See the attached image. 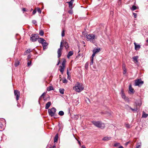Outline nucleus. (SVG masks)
<instances>
[{
	"mask_svg": "<svg viewBox=\"0 0 148 148\" xmlns=\"http://www.w3.org/2000/svg\"><path fill=\"white\" fill-rule=\"evenodd\" d=\"M74 90L77 92H79L83 90L84 89L83 85L79 82H77L75 86L73 88Z\"/></svg>",
	"mask_w": 148,
	"mask_h": 148,
	"instance_id": "1",
	"label": "nucleus"
},
{
	"mask_svg": "<svg viewBox=\"0 0 148 148\" xmlns=\"http://www.w3.org/2000/svg\"><path fill=\"white\" fill-rule=\"evenodd\" d=\"M92 123L95 126L101 129H104L105 127V124L101 121H93Z\"/></svg>",
	"mask_w": 148,
	"mask_h": 148,
	"instance_id": "2",
	"label": "nucleus"
},
{
	"mask_svg": "<svg viewBox=\"0 0 148 148\" xmlns=\"http://www.w3.org/2000/svg\"><path fill=\"white\" fill-rule=\"evenodd\" d=\"M86 37L89 41L94 43L96 42L97 37L93 34H89L86 35Z\"/></svg>",
	"mask_w": 148,
	"mask_h": 148,
	"instance_id": "3",
	"label": "nucleus"
},
{
	"mask_svg": "<svg viewBox=\"0 0 148 148\" xmlns=\"http://www.w3.org/2000/svg\"><path fill=\"white\" fill-rule=\"evenodd\" d=\"M63 42H61L60 45V48H59L58 50L57 53L58 54V58H60L61 55V52L63 49Z\"/></svg>",
	"mask_w": 148,
	"mask_h": 148,
	"instance_id": "4",
	"label": "nucleus"
},
{
	"mask_svg": "<svg viewBox=\"0 0 148 148\" xmlns=\"http://www.w3.org/2000/svg\"><path fill=\"white\" fill-rule=\"evenodd\" d=\"M56 112V109L54 107L52 108L51 109H49L48 110L49 115L52 117L54 116Z\"/></svg>",
	"mask_w": 148,
	"mask_h": 148,
	"instance_id": "5",
	"label": "nucleus"
},
{
	"mask_svg": "<svg viewBox=\"0 0 148 148\" xmlns=\"http://www.w3.org/2000/svg\"><path fill=\"white\" fill-rule=\"evenodd\" d=\"M135 86H141L144 83L141 80V79H137L135 80Z\"/></svg>",
	"mask_w": 148,
	"mask_h": 148,
	"instance_id": "6",
	"label": "nucleus"
},
{
	"mask_svg": "<svg viewBox=\"0 0 148 148\" xmlns=\"http://www.w3.org/2000/svg\"><path fill=\"white\" fill-rule=\"evenodd\" d=\"M38 38V34H32L30 37V40L32 42H35L36 41L37 39Z\"/></svg>",
	"mask_w": 148,
	"mask_h": 148,
	"instance_id": "7",
	"label": "nucleus"
},
{
	"mask_svg": "<svg viewBox=\"0 0 148 148\" xmlns=\"http://www.w3.org/2000/svg\"><path fill=\"white\" fill-rule=\"evenodd\" d=\"M14 94L15 96L16 97V101H18L19 99L20 95V93L19 91L16 90H14Z\"/></svg>",
	"mask_w": 148,
	"mask_h": 148,
	"instance_id": "8",
	"label": "nucleus"
},
{
	"mask_svg": "<svg viewBox=\"0 0 148 148\" xmlns=\"http://www.w3.org/2000/svg\"><path fill=\"white\" fill-rule=\"evenodd\" d=\"M121 96L122 98L124 99L125 101H129V99L126 97L124 93L123 92V90H121Z\"/></svg>",
	"mask_w": 148,
	"mask_h": 148,
	"instance_id": "9",
	"label": "nucleus"
},
{
	"mask_svg": "<svg viewBox=\"0 0 148 148\" xmlns=\"http://www.w3.org/2000/svg\"><path fill=\"white\" fill-rule=\"evenodd\" d=\"M74 1V0H71L69 2H66L67 3L69 4V7L70 9H72L73 8V3Z\"/></svg>",
	"mask_w": 148,
	"mask_h": 148,
	"instance_id": "10",
	"label": "nucleus"
},
{
	"mask_svg": "<svg viewBox=\"0 0 148 148\" xmlns=\"http://www.w3.org/2000/svg\"><path fill=\"white\" fill-rule=\"evenodd\" d=\"M61 42H63V44L65 48L66 49H67L69 47L68 43L66 41H64V40H62Z\"/></svg>",
	"mask_w": 148,
	"mask_h": 148,
	"instance_id": "11",
	"label": "nucleus"
},
{
	"mask_svg": "<svg viewBox=\"0 0 148 148\" xmlns=\"http://www.w3.org/2000/svg\"><path fill=\"white\" fill-rule=\"evenodd\" d=\"M42 44L43 46V49L44 50H45L46 48V47L48 45V43L45 41H44Z\"/></svg>",
	"mask_w": 148,
	"mask_h": 148,
	"instance_id": "12",
	"label": "nucleus"
},
{
	"mask_svg": "<svg viewBox=\"0 0 148 148\" xmlns=\"http://www.w3.org/2000/svg\"><path fill=\"white\" fill-rule=\"evenodd\" d=\"M134 45L135 49V50H138L140 48V45H137L135 42L134 43Z\"/></svg>",
	"mask_w": 148,
	"mask_h": 148,
	"instance_id": "13",
	"label": "nucleus"
},
{
	"mask_svg": "<svg viewBox=\"0 0 148 148\" xmlns=\"http://www.w3.org/2000/svg\"><path fill=\"white\" fill-rule=\"evenodd\" d=\"M100 50V48H95L93 50L92 52L93 53H95L96 54V53L99 52Z\"/></svg>",
	"mask_w": 148,
	"mask_h": 148,
	"instance_id": "14",
	"label": "nucleus"
},
{
	"mask_svg": "<svg viewBox=\"0 0 148 148\" xmlns=\"http://www.w3.org/2000/svg\"><path fill=\"white\" fill-rule=\"evenodd\" d=\"M125 107L127 109H131L133 111H136L137 110V108L132 109L131 107L127 105H126L125 106Z\"/></svg>",
	"mask_w": 148,
	"mask_h": 148,
	"instance_id": "15",
	"label": "nucleus"
},
{
	"mask_svg": "<svg viewBox=\"0 0 148 148\" xmlns=\"http://www.w3.org/2000/svg\"><path fill=\"white\" fill-rule=\"evenodd\" d=\"M51 105V102H48L45 105V109H47L49 108L50 106V105Z\"/></svg>",
	"mask_w": 148,
	"mask_h": 148,
	"instance_id": "16",
	"label": "nucleus"
},
{
	"mask_svg": "<svg viewBox=\"0 0 148 148\" xmlns=\"http://www.w3.org/2000/svg\"><path fill=\"white\" fill-rule=\"evenodd\" d=\"M38 41L39 43L42 44L44 41H45V40L43 38H38Z\"/></svg>",
	"mask_w": 148,
	"mask_h": 148,
	"instance_id": "17",
	"label": "nucleus"
},
{
	"mask_svg": "<svg viewBox=\"0 0 148 148\" xmlns=\"http://www.w3.org/2000/svg\"><path fill=\"white\" fill-rule=\"evenodd\" d=\"M138 56H135L133 57V59L134 61H135V63H136L138 62Z\"/></svg>",
	"mask_w": 148,
	"mask_h": 148,
	"instance_id": "18",
	"label": "nucleus"
},
{
	"mask_svg": "<svg viewBox=\"0 0 148 148\" xmlns=\"http://www.w3.org/2000/svg\"><path fill=\"white\" fill-rule=\"evenodd\" d=\"M73 54V52L72 51H70L68 53L67 55V58H69L70 57L72 56Z\"/></svg>",
	"mask_w": 148,
	"mask_h": 148,
	"instance_id": "19",
	"label": "nucleus"
},
{
	"mask_svg": "<svg viewBox=\"0 0 148 148\" xmlns=\"http://www.w3.org/2000/svg\"><path fill=\"white\" fill-rule=\"evenodd\" d=\"M123 74H125L126 73L127 71H126V69L125 67V65L123 64Z\"/></svg>",
	"mask_w": 148,
	"mask_h": 148,
	"instance_id": "20",
	"label": "nucleus"
},
{
	"mask_svg": "<svg viewBox=\"0 0 148 148\" xmlns=\"http://www.w3.org/2000/svg\"><path fill=\"white\" fill-rule=\"evenodd\" d=\"M148 116V114H146L145 112L143 111L142 115V118H146Z\"/></svg>",
	"mask_w": 148,
	"mask_h": 148,
	"instance_id": "21",
	"label": "nucleus"
},
{
	"mask_svg": "<svg viewBox=\"0 0 148 148\" xmlns=\"http://www.w3.org/2000/svg\"><path fill=\"white\" fill-rule=\"evenodd\" d=\"M111 138V137L106 136L103 138V140H110Z\"/></svg>",
	"mask_w": 148,
	"mask_h": 148,
	"instance_id": "22",
	"label": "nucleus"
},
{
	"mask_svg": "<svg viewBox=\"0 0 148 148\" xmlns=\"http://www.w3.org/2000/svg\"><path fill=\"white\" fill-rule=\"evenodd\" d=\"M129 90L132 93H134V89L132 88V86L130 84L129 86Z\"/></svg>",
	"mask_w": 148,
	"mask_h": 148,
	"instance_id": "23",
	"label": "nucleus"
},
{
	"mask_svg": "<svg viewBox=\"0 0 148 148\" xmlns=\"http://www.w3.org/2000/svg\"><path fill=\"white\" fill-rule=\"evenodd\" d=\"M58 134H57L55 136L54 138V142H57L58 140Z\"/></svg>",
	"mask_w": 148,
	"mask_h": 148,
	"instance_id": "24",
	"label": "nucleus"
},
{
	"mask_svg": "<svg viewBox=\"0 0 148 148\" xmlns=\"http://www.w3.org/2000/svg\"><path fill=\"white\" fill-rule=\"evenodd\" d=\"M31 52V50L30 49H27L26 51L24 53V55H26L27 53H30Z\"/></svg>",
	"mask_w": 148,
	"mask_h": 148,
	"instance_id": "25",
	"label": "nucleus"
},
{
	"mask_svg": "<svg viewBox=\"0 0 148 148\" xmlns=\"http://www.w3.org/2000/svg\"><path fill=\"white\" fill-rule=\"evenodd\" d=\"M19 61H18V60L16 61H15V64H14L15 66H16V67L17 66L19 65Z\"/></svg>",
	"mask_w": 148,
	"mask_h": 148,
	"instance_id": "26",
	"label": "nucleus"
},
{
	"mask_svg": "<svg viewBox=\"0 0 148 148\" xmlns=\"http://www.w3.org/2000/svg\"><path fill=\"white\" fill-rule=\"evenodd\" d=\"M64 89L60 88L59 89L60 92L62 94H64Z\"/></svg>",
	"mask_w": 148,
	"mask_h": 148,
	"instance_id": "27",
	"label": "nucleus"
},
{
	"mask_svg": "<svg viewBox=\"0 0 148 148\" xmlns=\"http://www.w3.org/2000/svg\"><path fill=\"white\" fill-rule=\"evenodd\" d=\"M64 67H63L60 66V71L62 73V74L63 73L64 71Z\"/></svg>",
	"mask_w": 148,
	"mask_h": 148,
	"instance_id": "28",
	"label": "nucleus"
},
{
	"mask_svg": "<svg viewBox=\"0 0 148 148\" xmlns=\"http://www.w3.org/2000/svg\"><path fill=\"white\" fill-rule=\"evenodd\" d=\"M64 112L62 111H60L59 112L58 114L60 116H63L64 115Z\"/></svg>",
	"mask_w": 148,
	"mask_h": 148,
	"instance_id": "29",
	"label": "nucleus"
},
{
	"mask_svg": "<svg viewBox=\"0 0 148 148\" xmlns=\"http://www.w3.org/2000/svg\"><path fill=\"white\" fill-rule=\"evenodd\" d=\"M52 90H53V88L52 86H49L47 90L48 91H50Z\"/></svg>",
	"mask_w": 148,
	"mask_h": 148,
	"instance_id": "30",
	"label": "nucleus"
},
{
	"mask_svg": "<svg viewBox=\"0 0 148 148\" xmlns=\"http://www.w3.org/2000/svg\"><path fill=\"white\" fill-rule=\"evenodd\" d=\"M89 63L88 62H86L85 64V67L86 69H87L88 67Z\"/></svg>",
	"mask_w": 148,
	"mask_h": 148,
	"instance_id": "31",
	"label": "nucleus"
},
{
	"mask_svg": "<svg viewBox=\"0 0 148 148\" xmlns=\"http://www.w3.org/2000/svg\"><path fill=\"white\" fill-rule=\"evenodd\" d=\"M39 34L40 36H43L44 35V32L42 30H40Z\"/></svg>",
	"mask_w": 148,
	"mask_h": 148,
	"instance_id": "32",
	"label": "nucleus"
},
{
	"mask_svg": "<svg viewBox=\"0 0 148 148\" xmlns=\"http://www.w3.org/2000/svg\"><path fill=\"white\" fill-rule=\"evenodd\" d=\"M136 6L134 5L132 6L131 8V10H136Z\"/></svg>",
	"mask_w": 148,
	"mask_h": 148,
	"instance_id": "33",
	"label": "nucleus"
},
{
	"mask_svg": "<svg viewBox=\"0 0 148 148\" xmlns=\"http://www.w3.org/2000/svg\"><path fill=\"white\" fill-rule=\"evenodd\" d=\"M65 30L64 29H63L61 34V35L62 37H63L65 35Z\"/></svg>",
	"mask_w": 148,
	"mask_h": 148,
	"instance_id": "34",
	"label": "nucleus"
},
{
	"mask_svg": "<svg viewBox=\"0 0 148 148\" xmlns=\"http://www.w3.org/2000/svg\"><path fill=\"white\" fill-rule=\"evenodd\" d=\"M85 100L86 102H87L88 104L90 103V101L88 98H86Z\"/></svg>",
	"mask_w": 148,
	"mask_h": 148,
	"instance_id": "35",
	"label": "nucleus"
},
{
	"mask_svg": "<svg viewBox=\"0 0 148 148\" xmlns=\"http://www.w3.org/2000/svg\"><path fill=\"white\" fill-rule=\"evenodd\" d=\"M65 62L66 61H63L62 63V67H65Z\"/></svg>",
	"mask_w": 148,
	"mask_h": 148,
	"instance_id": "36",
	"label": "nucleus"
},
{
	"mask_svg": "<svg viewBox=\"0 0 148 148\" xmlns=\"http://www.w3.org/2000/svg\"><path fill=\"white\" fill-rule=\"evenodd\" d=\"M90 62V65L91 66L93 64V59L91 58Z\"/></svg>",
	"mask_w": 148,
	"mask_h": 148,
	"instance_id": "37",
	"label": "nucleus"
},
{
	"mask_svg": "<svg viewBox=\"0 0 148 148\" xmlns=\"http://www.w3.org/2000/svg\"><path fill=\"white\" fill-rule=\"evenodd\" d=\"M32 23L33 24L36 25H37V22L35 20H33L32 21Z\"/></svg>",
	"mask_w": 148,
	"mask_h": 148,
	"instance_id": "38",
	"label": "nucleus"
},
{
	"mask_svg": "<svg viewBox=\"0 0 148 148\" xmlns=\"http://www.w3.org/2000/svg\"><path fill=\"white\" fill-rule=\"evenodd\" d=\"M31 64V61H28L27 62V66H29Z\"/></svg>",
	"mask_w": 148,
	"mask_h": 148,
	"instance_id": "39",
	"label": "nucleus"
},
{
	"mask_svg": "<svg viewBox=\"0 0 148 148\" xmlns=\"http://www.w3.org/2000/svg\"><path fill=\"white\" fill-rule=\"evenodd\" d=\"M63 82L64 83H66L67 82V81L66 79L65 78L63 79Z\"/></svg>",
	"mask_w": 148,
	"mask_h": 148,
	"instance_id": "40",
	"label": "nucleus"
},
{
	"mask_svg": "<svg viewBox=\"0 0 148 148\" xmlns=\"http://www.w3.org/2000/svg\"><path fill=\"white\" fill-rule=\"evenodd\" d=\"M125 126L127 128H130V125L129 124H125Z\"/></svg>",
	"mask_w": 148,
	"mask_h": 148,
	"instance_id": "41",
	"label": "nucleus"
},
{
	"mask_svg": "<svg viewBox=\"0 0 148 148\" xmlns=\"http://www.w3.org/2000/svg\"><path fill=\"white\" fill-rule=\"evenodd\" d=\"M95 54H96L94 53H93V54L91 57V58L93 59L94 57L95 56Z\"/></svg>",
	"mask_w": 148,
	"mask_h": 148,
	"instance_id": "42",
	"label": "nucleus"
},
{
	"mask_svg": "<svg viewBox=\"0 0 148 148\" xmlns=\"http://www.w3.org/2000/svg\"><path fill=\"white\" fill-rule=\"evenodd\" d=\"M37 11H38V12L39 13H41V10H40V8H38L37 9Z\"/></svg>",
	"mask_w": 148,
	"mask_h": 148,
	"instance_id": "43",
	"label": "nucleus"
},
{
	"mask_svg": "<svg viewBox=\"0 0 148 148\" xmlns=\"http://www.w3.org/2000/svg\"><path fill=\"white\" fill-rule=\"evenodd\" d=\"M119 143H116L115 144H114V146L115 147H117L118 146H119Z\"/></svg>",
	"mask_w": 148,
	"mask_h": 148,
	"instance_id": "44",
	"label": "nucleus"
},
{
	"mask_svg": "<svg viewBox=\"0 0 148 148\" xmlns=\"http://www.w3.org/2000/svg\"><path fill=\"white\" fill-rule=\"evenodd\" d=\"M68 12L71 14H72L73 13V11L72 10H71L68 11Z\"/></svg>",
	"mask_w": 148,
	"mask_h": 148,
	"instance_id": "45",
	"label": "nucleus"
},
{
	"mask_svg": "<svg viewBox=\"0 0 148 148\" xmlns=\"http://www.w3.org/2000/svg\"><path fill=\"white\" fill-rule=\"evenodd\" d=\"M133 14L135 18H136L137 16V14L134 13H133Z\"/></svg>",
	"mask_w": 148,
	"mask_h": 148,
	"instance_id": "46",
	"label": "nucleus"
},
{
	"mask_svg": "<svg viewBox=\"0 0 148 148\" xmlns=\"http://www.w3.org/2000/svg\"><path fill=\"white\" fill-rule=\"evenodd\" d=\"M36 11L35 10H33L32 12V13L33 14H34L36 12Z\"/></svg>",
	"mask_w": 148,
	"mask_h": 148,
	"instance_id": "47",
	"label": "nucleus"
},
{
	"mask_svg": "<svg viewBox=\"0 0 148 148\" xmlns=\"http://www.w3.org/2000/svg\"><path fill=\"white\" fill-rule=\"evenodd\" d=\"M130 143V142L129 141V142H126L125 144V145L126 146H127L128 145V144Z\"/></svg>",
	"mask_w": 148,
	"mask_h": 148,
	"instance_id": "48",
	"label": "nucleus"
},
{
	"mask_svg": "<svg viewBox=\"0 0 148 148\" xmlns=\"http://www.w3.org/2000/svg\"><path fill=\"white\" fill-rule=\"evenodd\" d=\"M45 95V93H43L41 95L40 97V99L41 97H42V96H44Z\"/></svg>",
	"mask_w": 148,
	"mask_h": 148,
	"instance_id": "49",
	"label": "nucleus"
},
{
	"mask_svg": "<svg viewBox=\"0 0 148 148\" xmlns=\"http://www.w3.org/2000/svg\"><path fill=\"white\" fill-rule=\"evenodd\" d=\"M140 145H138L136 147V148H140Z\"/></svg>",
	"mask_w": 148,
	"mask_h": 148,
	"instance_id": "50",
	"label": "nucleus"
},
{
	"mask_svg": "<svg viewBox=\"0 0 148 148\" xmlns=\"http://www.w3.org/2000/svg\"><path fill=\"white\" fill-rule=\"evenodd\" d=\"M68 78V79H71L70 76L69 75H68V78Z\"/></svg>",
	"mask_w": 148,
	"mask_h": 148,
	"instance_id": "51",
	"label": "nucleus"
},
{
	"mask_svg": "<svg viewBox=\"0 0 148 148\" xmlns=\"http://www.w3.org/2000/svg\"><path fill=\"white\" fill-rule=\"evenodd\" d=\"M17 106L19 108L21 107V105L20 104H19L18 103L17 104Z\"/></svg>",
	"mask_w": 148,
	"mask_h": 148,
	"instance_id": "52",
	"label": "nucleus"
},
{
	"mask_svg": "<svg viewBox=\"0 0 148 148\" xmlns=\"http://www.w3.org/2000/svg\"><path fill=\"white\" fill-rule=\"evenodd\" d=\"M67 75H69V71H68V69H67Z\"/></svg>",
	"mask_w": 148,
	"mask_h": 148,
	"instance_id": "53",
	"label": "nucleus"
},
{
	"mask_svg": "<svg viewBox=\"0 0 148 148\" xmlns=\"http://www.w3.org/2000/svg\"><path fill=\"white\" fill-rule=\"evenodd\" d=\"M22 10L23 11H26V9L25 8H23V9H22Z\"/></svg>",
	"mask_w": 148,
	"mask_h": 148,
	"instance_id": "54",
	"label": "nucleus"
},
{
	"mask_svg": "<svg viewBox=\"0 0 148 148\" xmlns=\"http://www.w3.org/2000/svg\"><path fill=\"white\" fill-rule=\"evenodd\" d=\"M31 58V56L30 55H29L27 56V58L29 59Z\"/></svg>",
	"mask_w": 148,
	"mask_h": 148,
	"instance_id": "55",
	"label": "nucleus"
},
{
	"mask_svg": "<svg viewBox=\"0 0 148 148\" xmlns=\"http://www.w3.org/2000/svg\"><path fill=\"white\" fill-rule=\"evenodd\" d=\"M119 148H124L122 146H121L119 147Z\"/></svg>",
	"mask_w": 148,
	"mask_h": 148,
	"instance_id": "56",
	"label": "nucleus"
},
{
	"mask_svg": "<svg viewBox=\"0 0 148 148\" xmlns=\"http://www.w3.org/2000/svg\"><path fill=\"white\" fill-rule=\"evenodd\" d=\"M60 61L59 60L58 64H57V65H58L59 64H60Z\"/></svg>",
	"mask_w": 148,
	"mask_h": 148,
	"instance_id": "57",
	"label": "nucleus"
},
{
	"mask_svg": "<svg viewBox=\"0 0 148 148\" xmlns=\"http://www.w3.org/2000/svg\"><path fill=\"white\" fill-rule=\"evenodd\" d=\"M52 148H56V146L55 145H53L52 147Z\"/></svg>",
	"mask_w": 148,
	"mask_h": 148,
	"instance_id": "58",
	"label": "nucleus"
},
{
	"mask_svg": "<svg viewBox=\"0 0 148 148\" xmlns=\"http://www.w3.org/2000/svg\"><path fill=\"white\" fill-rule=\"evenodd\" d=\"M102 113V114H106L107 113H106V112L104 113V112H102V113Z\"/></svg>",
	"mask_w": 148,
	"mask_h": 148,
	"instance_id": "59",
	"label": "nucleus"
},
{
	"mask_svg": "<svg viewBox=\"0 0 148 148\" xmlns=\"http://www.w3.org/2000/svg\"><path fill=\"white\" fill-rule=\"evenodd\" d=\"M82 148H85V147L83 145L82 146Z\"/></svg>",
	"mask_w": 148,
	"mask_h": 148,
	"instance_id": "60",
	"label": "nucleus"
},
{
	"mask_svg": "<svg viewBox=\"0 0 148 148\" xmlns=\"http://www.w3.org/2000/svg\"><path fill=\"white\" fill-rule=\"evenodd\" d=\"M78 142L79 143L80 145L81 143H80V141H78Z\"/></svg>",
	"mask_w": 148,
	"mask_h": 148,
	"instance_id": "61",
	"label": "nucleus"
},
{
	"mask_svg": "<svg viewBox=\"0 0 148 148\" xmlns=\"http://www.w3.org/2000/svg\"><path fill=\"white\" fill-rule=\"evenodd\" d=\"M146 42H148V39H147V40H146Z\"/></svg>",
	"mask_w": 148,
	"mask_h": 148,
	"instance_id": "62",
	"label": "nucleus"
},
{
	"mask_svg": "<svg viewBox=\"0 0 148 148\" xmlns=\"http://www.w3.org/2000/svg\"><path fill=\"white\" fill-rule=\"evenodd\" d=\"M82 42L83 43L85 44V42L84 41H82Z\"/></svg>",
	"mask_w": 148,
	"mask_h": 148,
	"instance_id": "63",
	"label": "nucleus"
},
{
	"mask_svg": "<svg viewBox=\"0 0 148 148\" xmlns=\"http://www.w3.org/2000/svg\"><path fill=\"white\" fill-rule=\"evenodd\" d=\"M119 1H121V0H119Z\"/></svg>",
	"mask_w": 148,
	"mask_h": 148,
	"instance_id": "64",
	"label": "nucleus"
}]
</instances>
